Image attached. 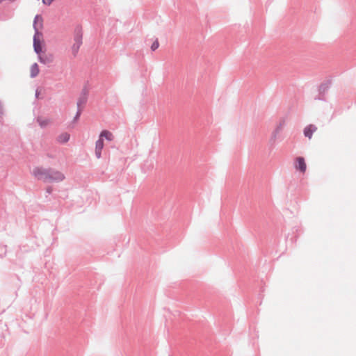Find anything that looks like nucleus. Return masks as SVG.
I'll return each mask as SVG.
<instances>
[{
    "mask_svg": "<svg viewBox=\"0 0 356 356\" xmlns=\"http://www.w3.org/2000/svg\"><path fill=\"white\" fill-rule=\"evenodd\" d=\"M296 168L303 173L305 172L307 165L303 157L300 156L296 159Z\"/></svg>",
    "mask_w": 356,
    "mask_h": 356,
    "instance_id": "423d86ee",
    "label": "nucleus"
},
{
    "mask_svg": "<svg viewBox=\"0 0 356 356\" xmlns=\"http://www.w3.org/2000/svg\"><path fill=\"white\" fill-rule=\"evenodd\" d=\"M54 0H42L44 4L49 6Z\"/></svg>",
    "mask_w": 356,
    "mask_h": 356,
    "instance_id": "dca6fc26",
    "label": "nucleus"
},
{
    "mask_svg": "<svg viewBox=\"0 0 356 356\" xmlns=\"http://www.w3.org/2000/svg\"><path fill=\"white\" fill-rule=\"evenodd\" d=\"M159 46V43L158 40H156L152 44L151 49L152 51H155L156 49H158Z\"/></svg>",
    "mask_w": 356,
    "mask_h": 356,
    "instance_id": "2eb2a0df",
    "label": "nucleus"
},
{
    "mask_svg": "<svg viewBox=\"0 0 356 356\" xmlns=\"http://www.w3.org/2000/svg\"><path fill=\"white\" fill-rule=\"evenodd\" d=\"M42 17L37 15L35 17V19H34V28L35 29V32L38 31V30L42 27Z\"/></svg>",
    "mask_w": 356,
    "mask_h": 356,
    "instance_id": "9d476101",
    "label": "nucleus"
},
{
    "mask_svg": "<svg viewBox=\"0 0 356 356\" xmlns=\"http://www.w3.org/2000/svg\"><path fill=\"white\" fill-rule=\"evenodd\" d=\"M40 72L39 67L37 63L33 64L30 67V73L31 77L36 76Z\"/></svg>",
    "mask_w": 356,
    "mask_h": 356,
    "instance_id": "1a4fd4ad",
    "label": "nucleus"
},
{
    "mask_svg": "<svg viewBox=\"0 0 356 356\" xmlns=\"http://www.w3.org/2000/svg\"><path fill=\"white\" fill-rule=\"evenodd\" d=\"M99 138H105L108 140L111 141L113 139V135L110 131H108L107 130H104V131H102V133L100 134Z\"/></svg>",
    "mask_w": 356,
    "mask_h": 356,
    "instance_id": "9b49d317",
    "label": "nucleus"
},
{
    "mask_svg": "<svg viewBox=\"0 0 356 356\" xmlns=\"http://www.w3.org/2000/svg\"><path fill=\"white\" fill-rule=\"evenodd\" d=\"M39 61L44 65H48L54 61V55L50 53H45L44 51L38 55Z\"/></svg>",
    "mask_w": 356,
    "mask_h": 356,
    "instance_id": "7ed1b4c3",
    "label": "nucleus"
},
{
    "mask_svg": "<svg viewBox=\"0 0 356 356\" xmlns=\"http://www.w3.org/2000/svg\"><path fill=\"white\" fill-rule=\"evenodd\" d=\"M82 44V39L81 35H76L74 38V43L72 47V53L74 55H76L78 52L81 45Z\"/></svg>",
    "mask_w": 356,
    "mask_h": 356,
    "instance_id": "0eeeda50",
    "label": "nucleus"
},
{
    "mask_svg": "<svg viewBox=\"0 0 356 356\" xmlns=\"http://www.w3.org/2000/svg\"><path fill=\"white\" fill-rule=\"evenodd\" d=\"M103 147H104L103 139L99 138V140L96 142V145H95V154L98 159L100 158V156H101V152H102V149H103Z\"/></svg>",
    "mask_w": 356,
    "mask_h": 356,
    "instance_id": "6e6552de",
    "label": "nucleus"
},
{
    "mask_svg": "<svg viewBox=\"0 0 356 356\" xmlns=\"http://www.w3.org/2000/svg\"><path fill=\"white\" fill-rule=\"evenodd\" d=\"M33 173L34 176L38 179H41V180L45 181H49V177H50L49 170H45V169H43L41 168H35L33 170Z\"/></svg>",
    "mask_w": 356,
    "mask_h": 356,
    "instance_id": "f03ea898",
    "label": "nucleus"
},
{
    "mask_svg": "<svg viewBox=\"0 0 356 356\" xmlns=\"http://www.w3.org/2000/svg\"><path fill=\"white\" fill-rule=\"evenodd\" d=\"M33 47L34 51L38 55L44 52V43L42 40V35L39 31L35 32L34 35Z\"/></svg>",
    "mask_w": 356,
    "mask_h": 356,
    "instance_id": "f257e3e1",
    "label": "nucleus"
},
{
    "mask_svg": "<svg viewBox=\"0 0 356 356\" xmlns=\"http://www.w3.org/2000/svg\"><path fill=\"white\" fill-rule=\"evenodd\" d=\"M330 86H331V82L322 83L319 86V92L321 93H324L327 90L328 88H330Z\"/></svg>",
    "mask_w": 356,
    "mask_h": 356,
    "instance_id": "ddd939ff",
    "label": "nucleus"
},
{
    "mask_svg": "<svg viewBox=\"0 0 356 356\" xmlns=\"http://www.w3.org/2000/svg\"><path fill=\"white\" fill-rule=\"evenodd\" d=\"M49 181H61L65 179L64 175L59 171L49 170Z\"/></svg>",
    "mask_w": 356,
    "mask_h": 356,
    "instance_id": "20e7f679",
    "label": "nucleus"
},
{
    "mask_svg": "<svg viewBox=\"0 0 356 356\" xmlns=\"http://www.w3.org/2000/svg\"><path fill=\"white\" fill-rule=\"evenodd\" d=\"M69 139H70V135L67 133H63V134H60L58 138V140L62 143L67 142L69 140Z\"/></svg>",
    "mask_w": 356,
    "mask_h": 356,
    "instance_id": "f8f14e48",
    "label": "nucleus"
},
{
    "mask_svg": "<svg viewBox=\"0 0 356 356\" xmlns=\"http://www.w3.org/2000/svg\"><path fill=\"white\" fill-rule=\"evenodd\" d=\"M317 127L314 124H309L305 127L303 133L305 137L309 140L312 138L313 134L317 131Z\"/></svg>",
    "mask_w": 356,
    "mask_h": 356,
    "instance_id": "39448f33",
    "label": "nucleus"
},
{
    "mask_svg": "<svg viewBox=\"0 0 356 356\" xmlns=\"http://www.w3.org/2000/svg\"><path fill=\"white\" fill-rule=\"evenodd\" d=\"M38 121L40 127H45L49 124V120L48 119L39 118L38 120Z\"/></svg>",
    "mask_w": 356,
    "mask_h": 356,
    "instance_id": "4468645a",
    "label": "nucleus"
}]
</instances>
